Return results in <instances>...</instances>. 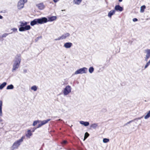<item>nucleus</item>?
<instances>
[{
    "label": "nucleus",
    "instance_id": "nucleus-13",
    "mask_svg": "<svg viewBox=\"0 0 150 150\" xmlns=\"http://www.w3.org/2000/svg\"><path fill=\"white\" fill-rule=\"evenodd\" d=\"M115 12V10H112L110 11L108 13V16L111 18L112 15L114 14Z\"/></svg>",
    "mask_w": 150,
    "mask_h": 150
},
{
    "label": "nucleus",
    "instance_id": "nucleus-36",
    "mask_svg": "<svg viewBox=\"0 0 150 150\" xmlns=\"http://www.w3.org/2000/svg\"><path fill=\"white\" fill-rule=\"evenodd\" d=\"M142 117H143V116H142V117H138V118L134 119L133 120H134V121L135 120H140L141 118H142Z\"/></svg>",
    "mask_w": 150,
    "mask_h": 150
},
{
    "label": "nucleus",
    "instance_id": "nucleus-20",
    "mask_svg": "<svg viewBox=\"0 0 150 150\" xmlns=\"http://www.w3.org/2000/svg\"><path fill=\"white\" fill-rule=\"evenodd\" d=\"M7 84L6 82H4L0 85V89H2Z\"/></svg>",
    "mask_w": 150,
    "mask_h": 150
},
{
    "label": "nucleus",
    "instance_id": "nucleus-22",
    "mask_svg": "<svg viewBox=\"0 0 150 150\" xmlns=\"http://www.w3.org/2000/svg\"><path fill=\"white\" fill-rule=\"evenodd\" d=\"M98 126V124L96 123H93L92 124L91 126V127L93 128L94 129H96Z\"/></svg>",
    "mask_w": 150,
    "mask_h": 150
},
{
    "label": "nucleus",
    "instance_id": "nucleus-2",
    "mask_svg": "<svg viewBox=\"0 0 150 150\" xmlns=\"http://www.w3.org/2000/svg\"><path fill=\"white\" fill-rule=\"evenodd\" d=\"M48 22V19L45 17L35 19L31 21L30 25L32 26L37 24H42Z\"/></svg>",
    "mask_w": 150,
    "mask_h": 150
},
{
    "label": "nucleus",
    "instance_id": "nucleus-15",
    "mask_svg": "<svg viewBox=\"0 0 150 150\" xmlns=\"http://www.w3.org/2000/svg\"><path fill=\"white\" fill-rule=\"evenodd\" d=\"M31 130L30 129H28L27 131V133L26 134V136L29 138L32 135V133L31 132Z\"/></svg>",
    "mask_w": 150,
    "mask_h": 150
},
{
    "label": "nucleus",
    "instance_id": "nucleus-46",
    "mask_svg": "<svg viewBox=\"0 0 150 150\" xmlns=\"http://www.w3.org/2000/svg\"><path fill=\"white\" fill-rule=\"evenodd\" d=\"M23 1H24V2H25V3H26L27 1V0H23Z\"/></svg>",
    "mask_w": 150,
    "mask_h": 150
},
{
    "label": "nucleus",
    "instance_id": "nucleus-27",
    "mask_svg": "<svg viewBox=\"0 0 150 150\" xmlns=\"http://www.w3.org/2000/svg\"><path fill=\"white\" fill-rule=\"evenodd\" d=\"M94 70V69L93 67H91L89 69V72L90 73H92L93 72Z\"/></svg>",
    "mask_w": 150,
    "mask_h": 150
},
{
    "label": "nucleus",
    "instance_id": "nucleus-44",
    "mask_svg": "<svg viewBox=\"0 0 150 150\" xmlns=\"http://www.w3.org/2000/svg\"><path fill=\"white\" fill-rule=\"evenodd\" d=\"M3 18V17L2 16L0 15V19H2Z\"/></svg>",
    "mask_w": 150,
    "mask_h": 150
},
{
    "label": "nucleus",
    "instance_id": "nucleus-45",
    "mask_svg": "<svg viewBox=\"0 0 150 150\" xmlns=\"http://www.w3.org/2000/svg\"><path fill=\"white\" fill-rule=\"evenodd\" d=\"M87 138H86V137L84 136V139H83V141H84Z\"/></svg>",
    "mask_w": 150,
    "mask_h": 150
},
{
    "label": "nucleus",
    "instance_id": "nucleus-6",
    "mask_svg": "<svg viewBox=\"0 0 150 150\" xmlns=\"http://www.w3.org/2000/svg\"><path fill=\"white\" fill-rule=\"evenodd\" d=\"M71 88L70 86L68 85L66 86L63 91V94L64 96H67L71 91Z\"/></svg>",
    "mask_w": 150,
    "mask_h": 150
},
{
    "label": "nucleus",
    "instance_id": "nucleus-4",
    "mask_svg": "<svg viewBox=\"0 0 150 150\" xmlns=\"http://www.w3.org/2000/svg\"><path fill=\"white\" fill-rule=\"evenodd\" d=\"M25 137V136H23L20 139L15 141L11 147V150H14L15 149H18L23 142Z\"/></svg>",
    "mask_w": 150,
    "mask_h": 150
},
{
    "label": "nucleus",
    "instance_id": "nucleus-7",
    "mask_svg": "<svg viewBox=\"0 0 150 150\" xmlns=\"http://www.w3.org/2000/svg\"><path fill=\"white\" fill-rule=\"evenodd\" d=\"M23 0H20L18 4V7L19 9H21L23 8L24 4L25 3Z\"/></svg>",
    "mask_w": 150,
    "mask_h": 150
},
{
    "label": "nucleus",
    "instance_id": "nucleus-5",
    "mask_svg": "<svg viewBox=\"0 0 150 150\" xmlns=\"http://www.w3.org/2000/svg\"><path fill=\"white\" fill-rule=\"evenodd\" d=\"M88 69L86 67H83L77 70L74 73V74H82L87 73Z\"/></svg>",
    "mask_w": 150,
    "mask_h": 150
},
{
    "label": "nucleus",
    "instance_id": "nucleus-8",
    "mask_svg": "<svg viewBox=\"0 0 150 150\" xmlns=\"http://www.w3.org/2000/svg\"><path fill=\"white\" fill-rule=\"evenodd\" d=\"M123 10V8L122 7L120 6L119 5H116L115 7V11H122Z\"/></svg>",
    "mask_w": 150,
    "mask_h": 150
},
{
    "label": "nucleus",
    "instance_id": "nucleus-25",
    "mask_svg": "<svg viewBox=\"0 0 150 150\" xmlns=\"http://www.w3.org/2000/svg\"><path fill=\"white\" fill-rule=\"evenodd\" d=\"M40 120H37L33 122V126H35L38 123H39L40 122Z\"/></svg>",
    "mask_w": 150,
    "mask_h": 150
},
{
    "label": "nucleus",
    "instance_id": "nucleus-40",
    "mask_svg": "<svg viewBox=\"0 0 150 150\" xmlns=\"http://www.w3.org/2000/svg\"><path fill=\"white\" fill-rule=\"evenodd\" d=\"M150 57L147 56H146V57H145V60L146 61H147L148 60V59Z\"/></svg>",
    "mask_w": 150,
    "mask_h": 150
},
{
    "label": "nucleus",
    "instance_id": "nucleus-32",
    "mask_svg": "<svg viewBox=\"0 0 150 150\" xmlns=\"http://www.w3.org/2000/svg\"><path fill=\"white\" fill-rule=\"evenodd\" d=\"M42 38V37L41 36H40V37H37L35 39V41L36 42H37L39 39H41Z\"/></svg>",
    "mask_w": 150,
    "mask_h": 150
},
{
    "label": "nucleus",
    "instance_id": "nucleus-39",
    "mask_svg": "<svg viewBox=\"0 0 150 150\" xmlns=\"http://www.w3.org/2000/svg\"><path fill=\"white\" fill-rule=\"evenodd\" d=\"M62 40L61 38L60 37H58V38H56V39H54V40H55V41H57V40Z\"/></svg>",
    "mask_w": 150,
    "mask_h": 150
},
{
    "label": "nucleus",
    "instance_id": "nucleus-9",
    "mask_svg": "<svg viewBox=\"0 0 150 150\" xmlns=\"http://www.w3.org/2000/svg\"><path fill=\"white\" fill-rule=\"evenodd\" d=\"M72 44L71 42H67L64 44V46L65 48H69L72 46Z\"/></svg>",
    "mask_w": 150,
    "mask_h": 150
},
{
    "label": "nucleus",
    "instance_id": "nucleus-38",
    "mask_svg": "<svg viewBox=\"0 0 150 150\" xmlns=\"http://www.w3.org/2000/svg\"><path fill=\"white\" fill-rule=\"evenodd\" d=\"M37 127L36 128H35V127H34L32 129H31V132H34L35 130L37 129Z\"/></svg>",
    "mask_w": 150,
    "mask_h": 150
},
{
    "label": "nucleus",
    "instance_id": "nucleus-12",
    "mask_svg": "<svg viewBox=\"0 0 150 150\" xmlns=\"http://www.w3.org/2000/svg\"><path fill=\"white\" fill-rule=\"evenodd\" d=\"M79 122L81 124L83 125L84 126L86 127L88 126L89 125V123L88 122L81 121H80Z\"/></svg>",
    "mask_w": 150,
    "mask_h": 150
},
{
    "label": "nucleus",
    "instance_id": "nucleus-37",
    "mask_svg": "<svg viewBox=\"0 0 150 150\" xmlns=\"http://www.w3.org/2000/svg\"><path fill=\"white\" fill-rule=\"evenodd\" d=\"M67 143V141L66 140H63L62 142V144H66Z\"/></svg>",
    "mask_w": 150,
    "mask_h": 150
},
{
    "label": "nucleus",
    "instance_id": "nucleus-35",
    "mask_svg": "<svg viewBox=\"0 0 150 150\" xmlns=\"http://www.w3.org/2000/svg\"><path fill=\"white\" fill-rule=\"evenodd\" d=\"M43 125L42 124V123L41 122H40V123L37 126V128H39V127H41Z\"/></svg>",
    "mask_w": 150,
    "mask_h": 150
},
{
    "label": "nucleus",
    "instance_id": "nucleus-1",
    "mask_svg": "<svg viewBox=\"0 0 150 150\" xmlns=\"http://www.w3.org/2000/svg\"><path fill=\"white\" fill-rule=\"evenodd\" d=\"M21 60V55L17 54L13 60V63L12 70V72H14L19 68Z\"/></svg>",
    "mask_w": 150,
    "mask_h": 150
},
{
    "label": "nucleus",
    "instance_id": "nucleus-10",
    "mask_svg": "<svg viewBox=\"0 0 150 150\" xmlns=\"http://www.w3.org/2000/svg\"><path fill=\"white\" fill-rule=\"evenodd\" d=\"M36 6L40 10H42L45 7V6L43 3H40L38 4H37Z\"/></svg>",
    "mask_w": 150,
    "mask_h": 150
},
{
    "label": "nucleus",
    "instance_id": "nucleus-17",
    "mask_svg": "<svg viewBox=\"0 0 150 150\" xmlns=\"http://www.w3.org/2000/svg\"><path fill=\"white\" fill-rule=\"evenodd\" d=\"M51 119H47L46 120H44L43 121L40 120V122H41L43 125H44L45 124H46Z\"/></svg>",
    "mask_w": 150,
    "mask_h": 150
},
{
    "label": "nucleus",
    "instance_id": "nucleus-42",
    "mask_svg": "<svg viewBox=\"0 0 150 150\" xmlns=\"http://www.w3.org/2000/svg\"><path fill=\"white\" fill-rule=\"evenodd\" d=\"M59 1V0H53V1L55 3Z\"/></svg>",
    "mask_w": 150,
    "mask_h": 150
},
{
    "label": "nucleus",
    "instance_id": "nucleus-28",
    "mask_svg": "<svg viewBox=\"0 0 150 150\" xmlns=\"http://www.w3.org/2000/svg\"><path fill=\"white\" fill-rule=\"evenodd\" d=\"M109 139L107 138H104L103 139V142L104 143H107L109 142Z\"/></svg>",
    "mask_w": 150,
    "mask_h": 150
},
{
    "label": "nucleus",
    "instance_id": "nucleus-33",
    "mask_svg": "<svg viewBox=\"0 0 150 150\" xmlns=\"http://www.w3.org/2000/svg\"><path fill=\"white\" fill-rule=\"evenodd\" d=\"M11 30H13V32H17V29L16 28H12L11 29Z\"/></svg>",
    "mask_w": 150,
    "mask_h": 150
},
{
    "label": "nucleus",
    "instance_id": "nucleus-34",
    "mask_svg": "<svg viewBox=\"0 0 150 150\" xmlns=\"http://www.w3.org/2000/svg\"><path fill=\"white\" fill-rule=\"evenodd\" d=\"M89 134L87 132H86L85 133L84 136L86 137V138H87L89 136Z\"/></svg>",
    "mask_w": 150,
    "mask_h": 150
},
{
    "label": "nucleus",
    "instance_id": "nucleus-23",
    "mask_svg": "<svg viewBox=\"0 0 150 150\" xmlns=\"http://www.w3.org/2000/svg\"><path fill=\"white\" fill-rule=\"evenodd\" d=\"M146 8V6L145 5H143L141 7L140 12L143 13L144 11V9Z\"/></svg>",
    "mask_w": 150,
    "mask_h": 150
},
{
    "label": "nucleus",
    "instance_id": "nucleus-47",
    "mask_svg": "<svg viewBox=\"0 0 150 150\" xmlns=\"http://www.w3.org/2000/svg\"><path fill=\"white\" fill-rule=\"evenodd\" d=\"M118 1L120 2H121L122 1V0H118Z\"/></svg>",
    "mask_w": 150,
    "mask_h": 150
},
{
    "label": "nucleus",
    "instance_id": "nucleus-30",
    "mask_svg": "<svg viewBox=\"0 0 150 150\" xmlns=\"http://www.w3.org/2000/svg\"><path fill=\"white\" fill-rule=\"evenodd\" d=\"M150 64V60L146 63L144 67V69L146 68Z\"/></svg>",
    "mask_w": 150,
    "mask_h": 150
},
{
    "label": "nucleus",
    "instance_id": "nucleus-29",
    "mask_svg": "<svg viewBox=\"0 0 150 150\" xmlns=\"http://www.w3.org/2000/svg\"><path fill=\"white\" fill-rule=\"evenodd\" d=\"M12 33H5L3 34L2 36V38H5L9 34Z\"/></svg>",
    "mask_w": 150,
    "mask_h": 150
},
{
    "label": "nucleus",
    "instance_id": "nucleus-43",
    "mask_svg": "<svg viewBox=\"0 0 150 150\" xmlns=\"http://www.w3.org/2000/svg\"><path fill=\"white\" fill-rule=\"evenodd\" d=\"M23 73H26L27 72V71L26 69H24L23 70Z\"/></svg>",
    "mask_w": 150,
    "mask_h": 150
},
{
    "label": "nucleus",
    "instance_id": "nucleus-24",
    "mask_svg": "<svg viewBox=\"0 0 150 150\" xmlns=\"http://www.w3.org/2000/svg\"><path fill=\"white\" fill-rule=\"evenodd\" d=\"M150 117V110L147 113V114L145 116L144 119H147Z\"/></svg>",
    "mask_w": 150,
    "mask_h": 150
},
{
    "label": "nucleus",
    "instance_id": "nucleus-11",
    "mask_svg": "<svg viewBox=\"0 0 150 150\" xmlns=\"http://www.w3.org/2000/svg\"><path fill=\"white\" fill-rule=\"evenodd\" d=\"M70 34L68 33L63 34L60 36L62 40L65 39L70 36Z\"/></svg>",
    "mask_w": 150,
    "mask_h": 150
},
{
    "label": "nucleus",
    "instance_id": "nucleus-14",
    "mask_svg": "<svg viewBox=\"0 0 150 150\" xmlns=\"http://www.w3.org/2000/svg\"><path fill=\"white\" fill-rule=\"evenodd\" d=\"M57 18V17L56 16H52L51 17H48V21H52L55 20Z\"/></svg>",
    "mask_w": 150,
    "mask_h": 150
},
{
    "label": "nucleus",
    "instance_id": "nucleus-3",
    "mask_svg": "<svg viewBox=\"0 0 150 150\" xmlns=\"http://www.w3.org/2000/svg\"><path fill=\"white\" fill-rule=\"evenodd\" d=\"M20 23L21 24L20 25V27L19 28V30L21 32L24 31L26 30H28L30 29L31 27L29 25H27L28 22H20Z\"/></svg>",
    "mask_w": 150,
    "mask_h": 150
},
{
    "label": "nucleus",
    "instance_id": "nucleus-31",
    "mask_svg": "<svg viewBox=\"0 0 150 150\" xmlns=\"http://www.w3.org/2000/svg\"><path fill=\"white\" fill-rule=\"evenodd\" d=\"M134 122V120H131L128 122L127 123L125 124H124V126H126V125H127L128 124H129V123H131V122Z\"/></svg>",
    "mask_w": 150,
    "mask_h": 150
},
{
    "label": "nucleus",
    "instance_id": "nucleus-19",
    "mask_svg": "<svg viewBox=\"0 0 150 150\" xmlns=\"http://www.w3.org/2000/svg\"><path fill=\"white\" fill-rule=\"evenodd\" d=\"M14 86L13 85L11 84L10 85H8L6 88L7 90L12 89L14 88Z\"/></svg>",
    "mask_w": 150,
    "mask_h": 150
},
{
    "label": "nucleus",
    "instance_id": "nucleus-18",
    "mask_svg": "<svg viewBox=\"0 0 150 150\" xmlns=\"http://www.w3.org/2000/svg\"><path fill=\"white\" fill-rule=\"evenodd\" d=\"M82 1V0H74L73 3L76 5H79Z\"/></svg>",
    "mask_w": 150,
    "mask_h": 150
},
{
    "label": "nucleus",
    "instance_id": "nucleus-41",
    "mask_svg": "<svg viewBox=\"0 0 150 150\" xmlns=\"http://www.w3.org/2000/svg\"><path fill=\"white\" fill-rule=\"evenodd\" d=\"M132 20L133 22H136L138 21V19L137 18H134Z\"/></svg>",
    "mask_w": 150,
    "mask_h": 150
},
{
    "label": "nucleus",
    "instance_id": "nucleus-21",
    "mask_svg": "<svg viewBox=\"0 0 150 150\" xmlns=\"http://www.w3.org/2000/svg\"><path fill=\"white\" fill-rule=\"evenodd\" d=\"M145 51L146 53V56L150 57V49H147Z\"/></svg>",
    "mask_w": 150,
    "mask_h": 150
},
{
    "label": "nucleus",
    "instance_id": "nucleus-16",
    "mask_svg": "<svg viewBox=\"0 0 150 150\" xmlns=\"http://www.w3.org/2000/svg\"><path fill=\"white\" fill-rule=\"evenodd\" d=\"M2 100L0 101V116H2Z\"/></svg>",
    "mask_w": 150,
    "mask_h": 150
},
{
    "label": "nucleus",
    "instance_id": "nucleus-26",
    "mask_svg": "<svg viewBox=\"0 0 150 150\" xmlns=\"http://www.w3.org/2000/svg\"><path fill=\"white\" fill-rule=\"evenodd\" d=\"M31 89L33 90L34 91H36L37 89V87L36 86L34 85L31 87Z\"/></svg>",
    "mask_w": 150,
    "mask_h": 150
},
{
    "label": "nucleus",
    "instance_id": "nucleus-48",
    "mask_svg": "<svg viewBox=\"0 0 150 150\" xmlns=\"http://www.w3.org/2000/svg\"><path fill=\"white\" fill-rule=\"evenodd\" d=\"M58 120H62L60 119H59Z\"/></svg>",
    "mask_w": 150,
    "mask_h": 150
}]
</instances>
